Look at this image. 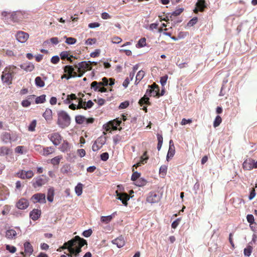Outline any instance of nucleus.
<instances>
[{"instance_id": "obj_1", "label": "nucleus", "mask_w": 257, "mask_h": 257, "mask_svg": "<svg viewBox=\"0 0 257 257\" xmlns=\"http://www.w3.org/2000/svg\"><path fill=\"white\" fill-rule=\"evenodd\" d=\"M84 245H87V241L79 236H75L73 238L65 242L60 249H67L68 252L64 253L68 256L79 257L81 248Z\"/></svg>"}, {"instance_id": "obj_2", "label": "nucleus", "mask_w": 257, "mask_h": 257, "mask_svg": "<svg viewBox=\"0 0 257 257\" xmlns=\"http://www.w3.org/2000/svg\"><path fill=\"white\" fill-rule=\"evenodd\" d=\"M84 245H87V241L79 236H75L73 238L65 242L60 249H67L68 252L64 253L68 256L79 257L81 248Z\"/></svg>"}, {"instance_id": "obj_3", "label": "nucleus", "mask_w": 257, "mask_h": 257, "mask_svg": "<svg viewBox=\"0 0 257 257\" xmlns=\"http://www.w3.org/2000/svg\"><path fill=\"white\" fill-rule=\"evenodd\" d=\"M17 67L14 65L6 67L1 76L3 82L8 84H12L13 78L17 73Z\"/></svg>"}, {"instance_id": "obj_4", "label": "nucleus", "mask_w": 257, "mask_h": 257, "mask_svg": "<svg viewBox=\"0 0 257 257\" xmlns=\"http://www.w3.org/2000/svg\"><path fill=\"white\" fill-rule=\"evenodd\" d=\"M70 117L64 111H60L58 113L57 124L61 128H64L69 125Z\"/></svg>"}, {"instance_id": "obj_5", "label": "nucleus", "mask_w": 257, "mask_h": 257, "mask_svg": "<svg viewBox=\"0 0 257 257\" xmlns=\"http://www.w3.org/2000/svg\"><path fill=\"white\" fill-rule=\"evenodd\" d=\"M91 64L96 65L97 62H91L90 61L87 62L85 61H83L79 63L77 65H75V67L77 68V71L78 72V77H81L87 70H91L92 68Z\"/></svg>"}, {"instance_id": "obj_6", "label": "nucleus", "mask_w": 257, "mask_h": 257, "mask_svg": "<svg viewBox=\"0 0 257 257\" xmlns=\"http://www.w3.org/2000/svg\"><path fill=\"white\" fill-rule=\"evenodd\" d=\"M48 137L55 146L59 145L62 142L63 138L58 132L50 134Z\"/></svg>"}, {"instance_id": "obj_7", "label": "nucleus", "mask_w": 257, "mask_h": 257, "mask_svg": "<svg viewBox=\"0 0 257 257\" xmlns=\"http://www.w3.org/2000/svg\"><path fill=\"white\" fill-rule=\"evenodd\" d=\"M161 199L160 196L156 192H151L148 194L146 201L149 203L153 204L158 203Z\"/></svg>"}, {"instance_id": "obj_8", "label": "nucleus", "mask_w": 257, "mask_h": 257, "mask_svg": "<svg viewBox=\"0 0 257 257\" xmlns=\"http://www.w3.org/2000/svg\"><path fill=\"white\" fill-rule=\"evenodd\" d=\"M151 87L150 89L147 90L146 93L150 96H160V94L159 93V87L156 83H153L151 86H149Z\"/></svg>"}, {"instance_id": "obj_9", "label": "nucleus", "mask_w": 257, "mask_h": 257, "mask_svg": "<svg viewBox=\"0 0 257 257\" xmlns=\"http://www.w3.org/2000/svg\"><path fill=\"white\" fill-rule=\"evenodd\" d=\"M24 18V14L21 11L13 12L10 16V19L13 22H19L23 20Z\"/></svg>"}, {"instance_id": "obj_10", "label": "nucleus", "mask_w": 257, "mask_h": 257, "mask_svg": "<svg viewBox=\"0 0 257 257\" xmlns=\"http://www.w3.org/2000/svg\"><path fill=\"white\" fill-rule=\"evenodd\" d=\"M108 85V80L106 77H103L102 79V81L97 82V81H93L91 84V88L93 89L95 91H96L99 88V86H106Z\"/></svg>"}, {"instance_id": "obj_11", "label": "nucleus", "mask_w": 257, "mask_h": 257, "mask_svg": "<svg viewBox=\"0 0 257 257\" xmlns=\"http://www.w3.org/2000/svg\"><path fill=\"white\" fill-rule=\"evenodd\" d=\"M32 201L35 203H46V196L43 193H37L33 195L31 198Z\"/></svg>"}, {"instance_id": "obj_12", "label": "nucleus", "mask_w": 257, "mask_h": 257, "mask_svg": "<svg viewBox=\"0 0 257 257\" xmlns=\"http://www.w3.org/2000/svg\"><path fill=\"white\" fill-rule=\"evenodd\" d=\"M117 199L121 201L124 206L127 205V201L130 199L129 195L126 193H119L117 190L115 192Z\"/></svg>"}, {"instance_id": "obj_13", "label": "nucleus", "mask_w": 257, "mask_h": 257, "mask_svg": "<svg viewBox=\"0 0 257 257\" xmlns=\"http://www.w3.org/2000/svg\"><path fill=\"white\" fill-rule=\"evenodd\" d=\"M29 35L28 33L23 32L19 31L17 32L16 38L17 40L21 43H25L28 39Z\"/></svg>"}, {"instance_id": "obj_14", "label": "nucleus", "mask_w": 257, "mask_h": 257, "mask_svg": "<svg viewBox=\"0 0 257 257\" xmlns=\"http://www.w3.org/2000/svg\"><path fill=\"white\" fill-rule=\"evenodd\" d=\"M35 180V182L33 183L34 188L41 187L48 182V179L46 178H42V176H39L36 178Z\"/></svg>"}, {"instance_id": "obj_15", "label": "nucleus", "mask_w": 257, "mask_h": 257, "mask_svg": "<svg viewBox=\"0 0 257 257\" xmlns=\"http://www.w3.org/2000/svg\"><path fill=\"white\" fill-rule=\"evenodd\" d=\"M24 248H25V252H21V253L24 256H25L26 255H28L29 256L31 255L33 251V247L31 244L28 242H26L24 244Z\"/></svg>"}, {"instance_id": "obj_16", "label": "nucleus", "mask_w": 257, "mask_h": 257, "mask_svg": "<svg viewBox=\"0 0 257 257\" xmlns=\"http://www.w3.org/2000/svg\"><path fill=\"white\" fill-rule=\"evenodd\" d=\"M120 121H117L115 122L109 121L108 123L103 125V128L106 131H109L111 130H116L117 126L119 125Z\"/></svg>"}, {"instance_id": "obj_17", "label": "nucleus", "mask_w": 257, "mask_h": 257, "mask_svg": "<svg viewBox=\"0 0 257 257\" xmlns=\"http://www.w3.org/2000/svg\"><path fill=\"white\" fill-rule=\"evenodd\" d=\"M29 205L28 200L25 198H21L16 203V206L19 209H25Z\"/></svg>"}, {"instance_id": "obj_18", "label": "nucleus", "mask_w": 257, "mask_h": 257, "mask_svg": "<svg viewBox=\"0 0 257 257\" xmlns=\"http://www.w3.org/2000/svg\"><path fill=\"white\" fill-rule=\"evenodd\" d=\"M196 7L193 10L195 14H197L199 11L203 12L205 8H206V4L205 2H202L199 0L197 1L196 5Z\"/></svg>"}, {"instance_id": "obj_19", "label": "nucleus", "mask_w": 257, "mask_h": 257, "mask_svg": "<svg viewBox=\"0 0 257 257\" xmlns=\"http://www.w3.org/2000/svg\"><path fill=\"white\" fill-rule=\"evenodd\" d=\"M242 168L245 170H250L253 168V160L249 158L245 160L242 164Z\"/></svg>"}, {"instance_id": "obj_20", "label": "nucleus", "mask_w": 257, "mask_h": 257, "mask_svg": "<svg viewBox=\"0 0 257 257\" xmlns=\"http://www.w3.org/2000/svg\"><path fill=\"white\" fill-rule=\"evenodd\" d=\"M17 233L13 229H8L6 231V237L8 239H14L17 238Z\"/></svg>"}, {"instance_id": "obj_21", "label": "nucleus", "mask_w": 257, "mask_h": 257, "mask_svg": "<svg viewBox=\"0 0 257 257\" xmlns=\"http://www.w3.org/2000/svg\"><path fill=\"white\" fill-rule=\"evenodd\" d=\"M41 211L38 209H34L30 213V217L33 220H37L41 216Z\"/></svg>"}, {"instance_id": "obj_22", "label": "nucleus", "mask_w": 257, "mask_h": 257, "mask_svg": "<svg viewBox=\"0 0 257 257\" xmlns=\"http://www.w3.org/2000/svg\"><path fill=\"white\" fill-rule=\"evenodd\" d=\"M112 242L116 245V246L118 247H121L124 246L125 244V241L123 237L122 236H120L117 238L113 239L112 241Z\"/></svg>"}, {"instance_id": "obj_23", "label": "nucleus", "mask_w": 257, "mask_h": 257, "mask_svg": "<svg viewBox=\"0 0 257 257\" xmlns=\"http://www.w3.org/2000/svg\"><path fill=\"white\" fill-rule=\"evenodd\" d=\"M64 71L68 75H75V77L78 76L77 72L74 71V68L70 65H66L64 68Z\"/></svg>"}, {"instance_id": "obj_24", "label": "nucleus", "mask_w": 257, "mask_h": 257, "mask_svg": "<svg viewBox=\"0 0 257 257\" xmlns=\"http://www.w3.org/2000/svg\"><path fill=\"white\" fill-rule=\"evenodd\" d=\"M20 67L26 71H32L34 70L35 66L32 63L28 62L21 64Z\"/></svg>"}, {"instance_id": "obj_25", "label": "nucleus", "mask_w": 257, "mask_h": 257, "mask_svg": "<svg viewBox=\"0 0 257 257\" xmlns=\"http://www.w3.org/2000/svg\"><path fill=\"white\" fill-rule=\"evenodd\" d=\"M104 142H101L100 138H98L96 141L94 142L92 146V149L94 152L97 151L99 150L104 145Z\"/></svg>"}, {"instance_id": "obj_26", "label": "nucleus", "mask_w": 257, "mask_h": 257, "mask_svg": "<svg viewBox=\"0 0 257 257\" xmlns=\"http://www.w3.org/2000/svg\"><path fill=\"white\" fill-rule=\"evenodd\" d=\"M70 144L67 141L64 140L59 149L62 152H66L70 151Z\"/></svg>"}, {"instance_id": "obj_27", "label": "nucleus", "mask_w": 257, "mask_h": 257, "mask_svg": "<svg viewBox=\"0 0 257 257\" xmlns=\"http://www.w3.org/2000/svg\"><path fill=\"white\" fill-rule=\"evenodd\" d=\"M2 141L5 143L7 144L12 140L11 135L8 132H4L2 133L1 136Z\"/></svg>"}, {"instance_id": "obj_28", "label": "nucleus", "mask_w": 257, "mask_h": 257, "mask_svg": "<svg viewBox=\"0 0 257 257\" xmlns=\"http://www.w3.org/2000/svg\"><path fill=\"white\" fill-rule=\"evenodd\" d=\"M175 149L174 144L169 146V150L167 155V160L168 161L170 158H172L175 155Z\"/></svg>"}, {"instance_id": "obj_29", "label": "nucleus", "mask_w": 257, "mask_h": 257, "mask_svg": "<svg viewBox=\"0 0 257 257\" xmlns=\"http://www.w3.org/2000/svg\"><path fill=\"white\" fill-rule=\"evenodd\" d=\"M145 74V72L143 70H140L138 72L136 77V84H138L140 81L144 78Z\"/></svg>"}, {"instance_id": "obj_30", "label": "nucleus", "mask_w": 257, "mask_h": 257, "mask_svg": "<svg viewBox=\"0 0 257 257\" xmlns=\"http://www.w3.org/2000/svg\"><path fill=\"white\" fill-rule=\"evenodd\" d=\"M54 151V149L52 147L43 148L42 155L44 156H48L52 154Z\"/></svg>"}, {"instance_id": "obj_31", "label": "nucleus", "mask_w": 257, "mask_h": 257, "mask_svg": "<svg viewBox=\"0 0 257 257\" xmlns=\"http://www.w3.org/2000/svg\"><path fill=\"white\" fill-rule=\"evenodd\" d=\"M168 167L166 165H162L159 169V174L162 178H165L167 172Z\"/></svg>"}, {"instance_id": "obj_32", "label": "nucleus", "mask_w": 257, "mask_h": 257, "mask_svg": "<svg viewBox=\"0 0 257 257\" xmlns=\"http://www.w3.org/2000/svg\"><path fill=\"white\" fill-rule=\"evenodd\" d=\"M62 158V156H57L51 160V163L54 166L58 165Z\"/></svg>"}, {"instance_id": "obj_33", "label": "nucleus", "mask_w": 257, "mask_h": 257, "mask_svg": "<svg viewBox=\"0 0 257 257\" xmlns=\"http://www.w3.org/2000/svg\"><path fill=\"white\" fill-rule=\"evenodd\" d=\"M114 213H113L112 214L107 216H101L100 218L101 221L106 224L108 223L111 221L113 217L114 216Z\"/></svg>"}, {"instance_id": "obj_34", "label": "nucleus", "mask_w": 257, "mask_h": 257, "mask_svg": "<svg viewBox=\"0 0 257 257\" xmlns=\"http://www.w3.org/2000/svg\"><path fill=\"white\" fill-rule=\"evenodd\" d=\"M86 118L83 115H78L75 116V121L77 124H82L85 122Z\"/></svg>"}, {"instance_id": "obj_35", "label": "nucleus", "mask_w": 257, "mask_h": 257, "mask_svg": "<svg viewBox=\"0 0 257 257\" xmlns=\"http://www.w3.org/2000/svg\"><path fill=\"white\" fill-rule=\"evenodd\" d=\"M10 149L6 146L0 147V156H3L9 154Z\"/></svg>"}, {"instance_id": "obj_36", "label": "nucleus", "mask_w": 257, "mask_h": 257, "mask_svg": "<svg viewBox=\"0 0 257 257\" xmlns=\"http://www.w3.org/2000/svg\"><path fill=\"white\" fill-rule=\"evenodd\" d=\"M43 116L46 120L51 119L52 116V110L50 109H46L45 111L44 112Z\"/></svg>"}, {"instance_id": "obj_37", "label": "nucleus", "mask_w": 257, "mask_h": 257, "mask_svg": "<svg viewBox=\"0 0 257 257\" xmlns=\"http://www.w3.org/2000/svg\"><path fill=\"white\" fill-rule=\"evenodd\" d=\"M147 181L144 178H140L135 182V184L139 187L144 186L146 185Z\"/></svg>"}, {"instance_id": "obj_38", "label": "nucleus", "mask_w": 257, "mask_h": 257, "mask_svg": "<svg viewBox=\"0 0 257 257\" xmlns=\"http://www.w3.org/2000/svg\"><path fill=\"white\" fill-rule=\"evenodd\" d=\"M83 185L81 183H78L75 187V191L77 196H80L82 193Z\"/></svg>"}, {"instance_id": "obj_39", "label": "nucleus", "mask_w": 257, "mask_h": 257, "mask_svg": "<svg viewBox=\"0 0 257 257\" xmlns=\"http://www.w3.org/2000/svg\"><path fill=\"white\" fill-rule=\"evenodd\" d=\"M77 97L75 94L72 93L70 95H67V98L64 100V102L66 104H70L71 100H75Z\"/></svg>"}, {"instance_id": "obj_40", "label": "nucleus", "mask_w": 257, "mask_h": 257, "mask_svg": "<svg viewBox=\"0 0 257 257\" xmlns=\"http://www.w3.org/2000/svg\"><path fill=\"white\" fill-rule=\"evenodd\" d=\"M140 106H142L144 104H150L149 102V98L146 95H144L139 101Z\"/></svg>"}, {"instance_id": "obj_41", "label": "nucleus", "mask_w": 257, "mask_h": 257, "mask_svg": "<svg viewBox=\"0 0 257 257\" xmlns=\"http://www.w3.org/2000/svg\"><path fill=\"white\" fill-rule=\"evenodd\" d=\"M145 46H146V39L145 38H141L136 44L137 48H142Z\"/></svg>"}, {"instance_id": "obj_42", "label": "nucleus", "mask_w": 257, "mask_h": 257, "mask_svg": "<svg viewBox=\"0 0 257 257\" xmlns=\"http://www.w3.org/2000/svg\"><path fill=\"white\" fill-rule=\"evenodd\" d=\"M35 83L37 86L40 87H42L45 85L44 81L39 76H38L35 78Z\"/></svg>"}, {"instance_id": "obj_43", "label": "nucleus", "mask_w": 257, "mask_h": 257, "mask_svg": "<svg viewBox=\"0 0 257 257\" xmlns=\"http://www.w3.org/2000/svg\"><path fill=\"white\" fill-rule=\"evenodd\" d=\"M45 97V95H42L37 97H35V103L36 104L44 103L46 100Z\"/></svg>"}, {"instance_id": "obj_44", "label": "nucleus", "mask_w": 257, "mask_h": 257, "mask_svg": "<svg viewBox=\"0 0 257 257\" xmlns=\"http://www.w3.org/2000/svg\"><path fill=\"white\" fill-rule=\"evenodd\" d=\"M252 251V247L250 245H248L244 249L243 253L244 255L249 256L250 255Z\"/></svg>"}, {"instance_id": "obj_45", "label": "nucleus", "mask_w": 257, "mask_h": 257, "mask_svg": "<svg viewBox=\"0 0 257 257\" xmlns=\"http://www.w3.org/2000/svg\"><path fill=\"white\" fill-rule=\"evenodd\" d=\"M222 121V118L219 115L216 116L214 122L213 126L216 127L220 125Z\"/></svg>"}, {"instance_id": "obj_46", "label": "nucleus", "mask_w": 257, "mask_h": 257, "mask_svg": "<svg viewBox=\"0 0 257 257\" xmlns=\"http://www.w3.org/2000/svg\"><path fill=\"white\" fill-rule=\"evenodd\" d=\"M70 170V165L68 164L64 165L61 169V172L63 174L68 173Z\"/></svg>"}, {"instance_id": "obj_47", "label": "nucleus", "mask_w": 257, "mask_h": 257, "mask_svg": "<svg viewBox=\"0 0 257 257\" xmlns=\"http://www.w3.org/2000/svg\"><path fill=\"white\" fill-rule=\"evenodd\" d=\"M37 124L36 120H33L30 124L28 127V130L31 132H33L35 130V127Z\"/></svg>"}, {"instance_id": "obj_48", "label": "nucleus", "mask_w": 257, "mask_h": 257, "mask_svg": "<svg viewBox=\"0 0 257 257\" xmlns=\"http://www.w3.org/2000/svg\"><path fill=\"white\" fill-rule=\"evenodd\" d=\"M141 176V174L137 172H134V173L132 174L131 179L132 181L136 182V180H138V179H140V177Z\"/></svg>"}, {"instance_id": "obj_49", "label": "nucleus", "mask_w": 257, "mask_h": 257, "mask_svg": "<svg viewBox=\"0 0 257 257\" xmlns=\"http://www.w3.org/2000/svg\"><path fill=\"white\" fill-rule=\"evenodd\" d=\"M148 159H149V158L147 156V152L145 151L144 152V153L143 154V156H141V157L140 162H141V163L143 164H144L145 163H146L147 162V161L148 160Z\"/></svg>"}, {"instance_id": "obj_50", "label": "nucleus", "mask_w": 257, "mask_h": 257, "mask_svg": "<svg viewBox=\"0 0 257 257\" xmlns=\"http://www.w3.org/2000/svg\"><path fill=\"white\" fill-rule=\"evenodd\" d=\"M66 38V43L69 45H72L74 44L76 42V39L72 38V37H69V38Z\"/></svg>"}, {"instance_id": "obj_51", "label": "nucleus", "mask_w": 257, "mask_h": 257, "mask_svg": "<svg viewBox=\"0 0 257 257\" xmlns=\"http://www.w3.org/2000/svg\"><path fill=\"white\" fill-rule=\"evenodd\" d=\"M111 41L113 44H119L122 41V39L118 36H114L111 38Z\"/></svg>"}, {"instance_id": "obj_52", "label": "nucleus", "mask_w": 257, "mask_h": 257, "mask_svg": "<svg viewBox=\"0 0 257 257\" xmlns=\"http://www.w3.org/2000/svg\"><path fill=\"white\" fill-rule=\"evenodd\" d=\"M168 78V76L167 75H165L160 78V83L162 86H164L166 85Z\"/></svg>"}, {"instance_id": "obj_53", "label": "nucleus", "mask_w": 257, "mask_h": 257, "mask_svg": "<svg viewBox=\"0 0 257 257\" xmlns=\"http://www.w3.org/2000/svg\"><path fill=\"white\" fill-rule=\"evenodd\" d=\"M25 173L26 171L24 170H22L20 171L19 172L17 173V175L18 177L22 179H25Z\"/></svg>"}, {"instance_id": "obj_54", "label": "nucleus", "mask_w": 257, "mask_h": 257, "mask_svg": "<svg viewBox=\"0 0 257 257\" xmlns=\"http://www.w3.org/2000/svg\"><path fill=\"white\" fill-rule=\"evenodd\" d=\"M34 173L31 170L26 171L25 173V179H31L34 176Z\"/></svg>"}, {"instance_id": "obj_55", "label": "nucleus", "mask_w": 257, "mask_h": 257, "mask_svg": "<svg viewBox=\"0 0 257 257\" xmlns=\"http://www.w3.org/2000/svg\"><path fill=\"white\" fill-rule=\"evenodd\" d=\"M53 191H51L50 189L49 190L48 195H47V199L50 202H52L53 200Z\"/></svg>"}, {"instance_id": "obj_56", "label": "nucleus", "mask_w": 257, "mask_h": 257, "mask_svg": "<svg viewBox=\"0 0 257 257\" xmlns=\"http://www.w3.org/2000/svg\"><path fill=\"white\" fill-rule=\"evenodd\" d=\"M183 8H179L176 10L174 12L172 13V16H177L181 14L183 11Z\"/></svg>"}, {"instance_id": "obj_57", "label": "nucleus", "mask_w": 257, "mask_h": 257, "mask_svg": "<svg viewBox=\"0 0 257 257\" xmlns=\"http://www.w3.org/2000/svg\"><path fill=\"white\" fill-rule=\"evenodd\" d=\"M6 249L9 250L11 253H15L16 251V247L14 246H11L10 245H6Z\"/></svg>"}, {"instance_id": "obj_58", "label": "nucleus", "mask_w": 257, "mask_h": 257, "mask_svg": "<svg viewBox=\"0 0 257 257\" xmlns=\"http://www.w3.org/2000/svg\"><path fill=\"white\" fill-rule=\"evenodd\" d=\"M60 55L61 59L64 60L65 59H67L68 57L69 56V54L67 51H63L60 53Z\"/></svg>"}, {"instance_id": "obj_59", "label": "nucleus", "mask_w": 257, "mask_h": 257, "mask_svg": "<svg viewBox=\"0 0 257 257\" xmlns=\"http://www.w3.org/2000/svg\"><path fill=\"white\" fill-rule=\"evenodd\" d=\"M24 148V146H18L15 149V152L17 153L20 154H24V151H23Z\"/></svg>"}, {"instance_id": "obj_60", "label": "nucleus", "mask_w": 257, "mask_h": 257, "mask_svg": "<svg viewBox=\"0 0 257 257\" xmlns=\"http://www.w3.org/2000/svg\"><path fill=\"white\" fill-rule=\"evenodd\" d=\"M92 230L91 229H89L88 230L84 231L82 233V235L86 237H89L92 234Z\"/></svg>"}, {"instance_id": "obj_61", "label": "nucleus", "mask_w": 257, "mask_h": 257, "mask_svg": "<svg viewBox=\"0 0 257 257\" xmlns=\"http://www.w3.org/2000/svg\"><path fill=\"white\" fill-rule=\"evenodd\" d=\"M109 158L108 153L107 152L103 153L100 155V158L101 160L103 161H106L108 160Z\"/></svg>"}, {"instance_id": "obj_62", "label": "nucleus", "mask_w": 257, "mask_h": 257, "mask_svg": "<svg viewBox=\"0 0 257 257\" xmlns=\"http://www.w3.org/2000/svg\"><path fill=\"white\" fill-rule=\"evenodd\" d=\"M60 61V58L58 56H53L51 59V62L53 64H57Z\"/></svg>"}, {"instance_id": "obj_63", "label": "nucleus", "mask_w": 257, "mask_h": 257, "mask_svg": "<svg viewBox=\"0 0 257 257\" xmlns=\"http://www.w3.org/2000/svg\"><path fill=\"white\" fill-rule=\"evenodd\" d=\"M129 105V102L127 101H124L123 102H121L119 106V108L120 109H124L126 108Z\"/></svg>"}, {"instance_id": "obj_64", "label": "nucleus", "mask_w": 257, "mask_h": 257, "mask_svg": "<svg viewBox=\"0 0 257 257\" xmlns=\"http://www.w3.org/2000/svg\"><path fill=\"white\" fill-rule=\"evenodd\" d=\"M198 21V19L197 17H194L188 23V25L190 26H192L195 25Z\"/></svg>"}]
</instances>
